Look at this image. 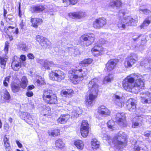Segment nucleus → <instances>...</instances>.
<instances>
[{
    "mask_svg": "<svg viewBox=\"0 0 151 151\" xmlns=\"http://www.w3.org/2000/svg\"><path fill=\"white\" fill-rule=\"evenodd\" d=\"M45 8L42 6H33L31 8L30 10L33 12H39L44 10Z\"/></svg>",
    "mask_w": 151,
    "mask_h": 151,
    "instance_id": "obj_38",
    "label": "nucleus"
},
{
    "mask_svg": "<svg viewBox=\"0 0 151 151\" xmlns=\"http://www.w3.org/2000/svg\"><path fill=\"white\" fill-rule=\"evenodd\" d=\"M36 40L42 46H47L49 47L51 45V42L47 39L40 35H38L36 36Z\"/></svg>",
    "mask_w": 151,
    "mask_h": 151,
    "instance_id": "obj_16",
    "label": "nucleus"
},
{
    "mask_svg": "<svg viewBox=\"0 0 151 151\" xmlns=\"http://www.w3.org/2000/svg\"><path fill=\"white\" fill-rule=\"evenodd\" d=\"M63 3H66V5L65 6L70 5V4L74 5L77 2V0H63Z\"/></svg>",
    "mask_w": 151,
    "mask_h": 151,
    "instance_id": "obj_44",
    "label": "nucleus"
},
{
    "mask_svg": "<svg viewBox=\"0 0 151 151\" xmlns=\"http://www.w3.org/2000/svg\"><path fill=\"white\" fill-rule=\"evenodd\" d=\"M137 22V20L134 19L130 16H127L119 20L117 24L119 29L121 30L124 29L127 26H136Z\"/></svg>",
    "mask_w": 151,
    "mask_h": 151,
    "instance_id": "obj_4",
    "label": "nucleus"
},
{
    "mask_svg": "<svg viewBox=\"0 0 151 151\" xmlns=\"http://www.w3.org/2000/svg\"><path fill=\"white\" fill-rule=\"evenodd\" d=\"M99 80L97 78H94L89 81L88 84V87L90 91L89 98L86 99L85 104L88 107L93 105V101L97 96L99 91Z\"/></svg>",
    "mask_w": 151,
    "mask_h": 151,
    "instance_id": "obj_3",
    "label": "nucleus"
},
{
    "mask_svg": "<svg viewBox=\"0 0 151 151\" xmlns=\"http://www.w3.org/2000/svg\"><path fill=\"white\" fill-rule=\"evenodd\" d=\"M133 100L132 99H129L127 102V105L128 110L130 111L135 112L136 110V104Z\"/></svg>",
    "mask_w": 151,
    "mask_h": 151,
    "instance_id": "obj_23",
    "label": "nucleus"
},
{
    "mask_svg": "<svg viewBox=\"0 0 151 151\" xmlns=\"http://www.w3.org/2000/svg\"><path fill=\"white\" fill-rule=\"evenodd\" d=\"M141 143L138 141L136 142L134 147V151H148L142 147Z\"/></svg>",
    "mask_w": 151,
    "mask_h": 151,
    "instance_id": "obj_29",
    "label": "nucleus"
},
{
    "mask_svg": "<svg viewBox=\"0 0 151 151\" xmlns=\"http://www.w3.org/2000/svg\"><path fill=\"white\" fill-rule=\"evenodd\" d=\"M35 83H36L37 85L40 86L44 85L45 83L44 80L41 76H37L35 80L34 81Z\"/></svg>",
    "mask_w": 151,
    "mask_h": 151,
    "instance_id": "obj_36",
    "label": "nucleus"
},
{
    "mask_svg": "<svg viewBox=\"0 0 151 151\" xmlns=\"http://www.w3.org/2000/svg\"><path fill=\"white\" fill-rule=\"evenodd\" d=\"M16 143L17 145L18 146V147L19 148H21L22 147V144L18 140H16Z\"/></svg>",
    "mask_w": 151,
    "mask_h": 151,
    "instance_id": "obj_53",
    "label": "nucleus"
},
{
    "mask_svg": "<svg viewBox=\"0 0 151 151\" xmlns=\"http://www.w3.org/2000/svg\"><path fill=\"white\" fill-rule=\"evenodd\" d=\"M5 149L6 151H11V147H5Z\"/></svg>",
    "mask_w": 151,
    "mask_h": 151,
    "instance_id": "obj_64",
    "label": "nucleus"
},
{
    "mask_svg": "<svg viewBox=\"0 0 151 151\" xmlns=\"http://www.w3.org/2000/svg\"><path fill=\"white\" fill-rule=\"evenodd\" d=\"M55 146L57 148L62 149L65 147V144L62 140L59 139L55 142Z\"/></svg>",
    "mask_w": 151,
    "mask_h": 151,
    "instance_id": "obj_32",
    "label": "nucleus"
},
{
    "mask_svg": "<svg viewBox=\"0 0 151 151\" xmlns=\"http://www.w3.org/2000/svg\"><path fill=\"white\" fill-rule=\"evenodd\" d=\"M48 133L49 135L56 136L59 134L60 131L57 129H53L49 130Z\"/></svg>",
    "mask_w": 151,
    "mask_h": 151,
    "instance_id": "obj_41",
    "label": "nucleus"
},
{
    "mask_svg": "<svg viewBox=\"0 0 151 151\" xmlns=\"http://www.w3.org/2000/svg\"><path fill=\"white\" fill-rule=\"evenodd\" d=\"M103 130L104 131L101 135L103 140L104 141H107L109 144H111V142H112V144L114 145V146L119 150L121 148L124 147L126 145L127 143V136L124 132H119L117 136L115 137L112 140L110 137L106 133L104 129Z\"/></svg>",
    "mask_w": 151,
    "mask_h": 151,
    "instance_id": "obj_2",
    "label": "nucleus"
},
{
    "mask_svg": "<svg viewBox=\"0 0 151 151\" xmlns=\"http://www.w3.org/2000/svg\"><path fill=\"white\" fill-rule=\"evenodd\" d=\"M4 143H6L9 142V138H8L6 137L5 136L4 137Z\"/></svg>",
    "mask_w": 151,
    "mask_h": 151,
    "instance_id": "obj_57",
    "label": "nucleus"
},
{
    "mask_svg": "<svg viewBox=\"0 0 151 151\" xmlns=\"http://www.w3.org/2000/svg\"><path fill=\"white\" fill-rule=\"evenodd\" d=\"M4 146L5 147H10V144L9 142L4 143Z\"/></svg>",
    "mask_w": 151,
    "mask_h": 151,
    "instance_id": "obj_61",
    "label": "nucleus"
},
{
    "mask_svg": "<svg viewBox=\"0 0 151 151\" xmlns=\"http://www.w3.org/2000/svg\"><path fill=\"white\" fill-rule=\"evenodd\" d=\"M144 135L146 137H151V132H146L144 133Z\"/></svg>",
    "mask_w": 151,
    "mask_h": 151,
    "instance_id": "obj_52",
    "label": "nucleus"
},
{
    "mask_svg": "<svg viewBox=\"0 0 151 151\" xmlns=\"http://www.w3.org/2000/svg\"><path fill=\"white\" fill-rule=\"evenodd\" d=\"M70 118V115H61L57 120L58 122L60 124L65 123Z\"/></svg>",
    "mask_w": 151,
    "mask_h": 151,
    "instance_id": "obj_28",
    "label": "nucleus"
},
{
    "mask_svg": "<svg viewBox=\"0 0 151 151\" xmlns=\"http://www.w3.org/2000/svg\"><path fill=\"white\" fill-rule=\"evenodd\" d=\"M118 60L111 59L109 60L106 65L105 70L109 72L113 70L116 65Z\"/></svg>",
    "mask_w": 151,
    "mask_h": 151,
    "instance_id": "obj_18",
    "label": "nucleus"
},
{
    "mask_svg": "<svg viewBox=\"0 0 151 151\" xmlns=\"http://www.w3.org/2000/svg\"><path fill=\"white\" fill-rule=\"evenodd\" d=\"M132 118L133 119V122L132 124V127L135 128L139 126V125H141L142 121L143 120V116H139L136 114H133Z\"/></svg>",
    "mask_w": 151,
    "mask_h": 151,
    "instance_id": "obj_15",
    "label": "nucleus"
},
{
    "mask_svg": "<svg viewBox=\"0 0 151 151\" xmlns=\"http://www.w3.org/2000/svg\"><path fill=\"white\" fill-rule=\"evenodd\" d=\"M124 89L127 91L137 93L144 87L143 77L139 74H133L128 76L123 81Z\"/></svg>",
    "mask_w": 151,
    "mask_h": 151,
    "instance_id": "obj_1",
    "label": "nucleus"
},
{
    "mask_svg": "<svg viewBox=\"0 0 151 151\" xmlns=\"http://www.w3.org/2000/svg\"><path fill=\"white\" fill-rule=\"evenodd\" d=\"M114 78V76L112 74L106 76L104 78L103 83L104 84H106L109 82H110L112 81Z\"/></svg>",
    "mask_w": 151,
    "mask_h": 151,
    "instance_id": "obj_40",
    "label": "nucleus"
},
{
    "mask_svg": "<svg viewBox=\"0 0 151 151\" xmlns=\"http://www.w3.org/2000/svg\"><path fill=\"white\" fill-rule=\"evenodd\" d=\"M98 113L102 116L106 117L110 115L111 114L110 110L104 105H101L98 107Z\"/></svg>",
    "mask_w": 151,
    "mask_h": 151,
    "instance_id": "obj_14",
    "label": "nucleus"
},
{
    "mask_svg": "<svg viewBox=\"0 0 151 151\" xmlns=\"http://www.w3.org/2000/svg\"><path fill=\"white\" fill-rule=\"evenodd\" d=\"M7 60V59L6 58L0 57V63L2 65V68H4V67L5 66L6 64Z\"/></svg>",
    "mask_w": 151,
    "mask_h": 151,
    "instance_id": "obj_46",
    "label": "nucleus"
},
{
    "mask_svg": "<svg viewBox=\"0 0 151 151\" xmlns=\"http://www.w3.org/2000/svg\"><path fill=\"white\" fill-rule=\"evenodd\" d=\"M116 121L119 122V124L122 127H125L127 123L125 120V116L124 113H117L115 117Z\"/></svg>",
    "mask_w": 151,
    "mask_h": 151,
    "instance_id": "obj_13",
    "label": "nucleus"
},
{
    "mask_svg": "<svg viewBox=\"0 0 151 151\" xmlns=\"http://www.w3.org/2000/svg\"><path fill=\"white\" fill-rule=\"evenodd\" d=\"M112 98L114 104L119 107H122L124 106V100L122 94L121 92H117L113 94Z\"/></svg>",
    "mask_w": 151,
    "mask_h": 151,
    "instance_id": "obj_8",
    "label": "nucleus"
},
{
    "mask_svg": "<svg viewBox=\"0 0 151 151\" xmlns=\"http://www.w3.org/2000/svg\"><path fill=\"white\" fill-rule=\"evenodd\" d=\"M18 59V58L16 56H15L13 58L12 61V62H14L15 63H17V59Z\"/></svg>",
    "mask_w": 151,
    "mask_h": 151,
    "instance_id": "obj_54",
    "label": "nucleus"
},
{
    "mask_svg": "<svg viewBox=\"0 0 151 151\" xmlns=\"http://www.w3.org/2000/svg\"><path fill=\"white\" fill-rule=\"evenodd\" d=\"M74 94V91L72 89L63 90L61 91V94L62 96L68 98L72 97Z\"/></svg>",
    "mask_w": 151,
    "mask_h": 151,
    "instance_id": "obj_27",
    "label": "nucleus"
},
{
    "mask_svg": "<svg viewBox=\"0 0 151 151\" xmlns=\"http://www.w3.org/2000/svg\"><path fill=\"white\" fill-rule=\"evenodd\" d=\"M9 43L8 42H6L5 43V47L4 48V51L7 52L8 50Z\"/></svg>",
    "mask_w": 151,
    "mask_h": 151,
    "instance_id": "obj_50",
    "label": "nucleus"
},
{
    "mask_svg": "<svg viewBox=\"0 0 151 151\" xmlns=\"http://www.w3.org/2000/svg\"><path fill=\"white\" fill-rule=\"evenodd\" d=\"M116 6V7L120 6L122 5V2L121 1L117 0L115 1H113L111 3V6H113L112 5Z\"/></svg>",
    "mask_w": 151,
    "mask_h": 151,
    "instance_id": "obj_47",
    "label": "nucleus"
},
{
    "mask_svg": "<svg viewBox=\"0 0 151 151\" xmlns=\"http://www.w3.org/2000/svg\"><path fill=\"white\" fill-rule=\"evenodd\" d=\"M20 88L19 85L16 84H13L12 86V90L14 93L18 92L19 91Z\"/></svg>",
    "mask_w": 151,
    "mask_h": 151,
    "instance_id": "obj_45",
    "label": "nucleus"
},
{
    "mask_svg": "<svg viewBox=\"0 0 151 151\" xmlns=\"http://www.w3.org/2000/svg\"><path fill=\"white\" fill-rule=\"evenodd\" d=\"M107 124L108 128L111 130H115L117 129L116 125L112 120H109Z\"/></svg>",
    "mask_w": 151,
    "mask_h": 151,
    "instance_id": "obj_35",
    "label": "nucleus"
},
{
    "mask_svg": "<svg viewBox=\"0 0 151 151\" xmlns=\"http://www.w3.org/2000/svg\"><path fill=\"white\" fill-rule=\"evenodd\" d=\"M19 25H20V27H21V28L22 29H23V27L24 26V23L23 22V21H22L20 23Z\"/></svg>",
    "mask_w": 151,
    "mask_h": 151,
    "instance_id": "obj_60",
    "label": "nucleus"
},
{
    "mask_svg": "<svg viewBox=\"0 0 151 151\" xmlns=\"http://www.w3.org/2000/svg\"><path fill=\"white\" fill-rule=\"evenodd\" d=\"M26 95L29 97H30L32 96L33 95V93L32 91H28L26 93Z\"/></svg>",
    "mask_w": 151,
    "mask_h": 151,
    "instance_id": "obj_51",
    "label": "nucleus"
},
{
    "mask_svg": "<svg viewBox=\"0 0 151 151\" xmlns=\"http://www.w3.org/2000/svg\"><path fill=\"white\" fill-rule=\"evenodd\" d=\"M65 74L60 70H53L50 73V79L53 81L60 82L65 78Z\"/></svg>",
    "mask_w": 151,
    "mask_h": 151,
    "instance_id": "obj_7",
    "label": "nucleus"
},
{
    "mask_svg": "<svg viewBox=\"0 0 151 151\" xmlns=\"http://www.w3.org/2000/svg\"><path fill=\"white\" fill-rule=\"evenodd\" d=\"M7 29L9 31L11 32V36H9L10 40L11 41L13 40V38H16L17 36V35L19 33V29L18 28H15L12 26H9L7 28Z\"/></svg>",
    "mask_w": 151,
    "mask_h": 151,
    "instance_id": "obj_19",
    "label": "nucleus"
},
{
    "mask_svg": "<svg viewBox=\"0 0 151 151\" xmlns=\"http://www.w3.org/2000/svg\"><path fill=\"white\" fill-rule=\"evenodd\" d=\"M138 60L137 55L134 53H131L125 59L124 66L126 68H130Z\"/></svg>",
    "mask_w": 151,
    "mask_h": 151,
    "instance_id": "obj_9",
    "label": "nucleus"
},
{
    "mask_svg": "<svg viewBox=\"0 0 151 151\" xmlns=\"http://www.w3.org/2000/svg\"><path fill=\"white\" fill-rule=\"evenodd\" d=\"M32 26L35 28H37L38 26L41 24L42 21L41 19L37 18H32L31 19Z\"/></svg>",
    "mask_w": 151,
    "mask_h": 151,
    "instance_id": "obj_26",
    "label": "nucleus"
},
{
    "mask_svg": "<svg viewBox=\"0 0 151 151\" xmlns=\"http://www.w3.org/2000/svg\"><path fill=\"white\" fill-rule=\"evenodd\" d=\"M87 70L86 69H79V70L74 69L72 70V79L78 83L80 81L83 80V78L85 76L87 73Z\"/></svg>",
    "mask_w": 151,
    "mask_h": 151,
    "instance_id": "obj_6",
    "label": "nucleus"
},
{
    "mask_svg": "<svg viewBox=\"0 0 151 151\" xmlns=\"http://www.w3.org/2000/svg\"><path fill=\"white\" fill-rule=\"evenodd\" d=\"M35 86L33 85H31L29 86L28 88V90H31L34 88Z\"/></svg>",
    "mask_w": 151,
    "mask_h": 151,
    "instance_id": "obj_59",
    "label": "nucleus"
},
{
    "mask_svg": "<svg viewBox=\"0 0 151 151\" xmlns=\"http://www.w3.org/2000/svg\"><path fill=\"white\" fill-rule=\"evenodd\" d=\"M38 63L42 65L45 69H49L50 67H55L56 66V65L51 61H49L47 60H39L37 61Z\"/></svg>",
    "mask_w": 151,
    "mask_h": 151,
    "instance_id": "obj_21",
    "label": "nucleus"
},
{
    "mask_svg": "<svg viewBox=\"0 0 151 151\" xmlns=\"http://www.w3.org/2000/svg\"><path fill=\"white\" fill-rule=\"evenodd\" d=\"M139 12L141 13V12H142L144 13L145 14H149L150 13L151 11L150 10L147 9H139Z\"/></svg>",
    "mask_w": 151,
    "mask_h": 151,
    "instance_id": "obj_49",
    "label": "nucleus"
},
{
    "mask_svg": "<svg viewBox=\"0 0 151 151\" xmlns=\"http://www.w3.org/2000/svg\"><path fill=\"white\" fill-rule=\"evenodd\" d=\"M92 62V59L91 58L85 59L81 61L79 63L80 66H85L86 65L91 64Z\"/></svg>",
    "mask_w": 151,
    "mask_h": 151,
    "instance_id": "obj_39",
    "label": "nucleus"
},
{
    "mask_svg": "<svg viewBox=\"0 0 151 151\" xmlns=\"http://www.w3.org/2000/svg\"><path fill=\"white\" fill-rule=\"evenodd\" d=\"M26 57L25 55H22L20 56V59L22 61H24L26 60Z\"/></svg>",
    "mask_w": 151,
    "mask_h": 151,
    "instance_id": "obj_58",
    "label": "nucleus"
},
{
    "mask_svg": "<svg viewBox=\"0 0 151 151\" xmlns=\"http://www.w3.org/2000/svg\"><path fill=\"white\" fill-rule=\"evenodd\" d=\"M151 21V17H149L144 21L143 24L140 26L141 29L144 28L145 27H147L149 25Z\"/></svg>",
    "mask_w": 151,
    "mask_h": 151,
    "instance_id": "obj_42",
    "label": "nucleus"
},
{
    "mask_svg": "<svg viewBox=\"0 0 151 151\" xmlns=\"http://www.w3.org/2000/svg\"><path fill=\"white\" fill-rule=\"evenodd\" d=\"M11 77L10 76H7L5 78V80L8 82H9V79Z\"/></svg>",
    "mask_w": 151,
    "mask_h": 151,
    "instance_id": "obj_62",
    "label": "nucleus"
},
{
    "mask_svg": "<svg viewBox=\"0 0 151 151\" xmlns=\"http://www.w3.org/2000/svg\"><path fill=\"white\" fill-rule=\"evenodd\" d=\"M8 82L7 81H5V80L3 81V84L5 86H7L8 85Z\"/></svg>",
    "mask_w": 151,
    "mask_h": 151,
    "instance_id": "obj_63",
    "label": "nucleus"
},
{
    "mask_svg": "<svg viewBox=\"0 0 151 151\" xmlns=\"http://www.w3.org/2000/svg\"><path fill=\"white\" fill-rule=\"evenodd\" d=\"M4 129L6 131H8L9 128V126L8 124H6L4 125Z\"/></svg>",
    "mask_w": 151,
    "mask_h": 151,
    "instance_id": "obj_55",
    "label": "nucleus"
},
{
    "mask_svg": "<svg viewBox=\"0 0 151 151\" xmlns=\"http://www.w3.org/2000/svg\"><path fill=\"white\" fill-rule=\"evenodd\" d=\"M28 83V80L26 77L23 76L21 79L20 85L23 88H25L27 86Z\"/></svg>",
    "mask_w": 151,
    "mask_h": 151,
    "instance_id": "obj_37",
    "label": "nucleus"
},
{
    "mask_svg": "<svg viewBox=\"0 0 151 151\" xmlns=\"http://www.w3.org/2000/svg\"><path fill=\"white\" fill-rule=\"evenodd\" d=\"M28 57L30 59H34V57L33 54L32 53H29L27 55Z\"/></svg>",
    "mask_w": 151,
    "mask_h": 151,
    "instance_id": "obj_56",
    "label": "nucleus"
},
{
    "mask_svg": "<svg viewBox=\"0 0 151 151\" xmlns=\"http://www.w3.org/2000/svg\"><path fill=\"white\" fill-rule=\"evenodd\" d=\"M106 23V20L104 18H99L95 19L93 22V27L96 29H100L103 27Z\"/></svg>",
    "mask_w": 151,
    "mask_h": 151,
    "instance_id": "obj_12",
    "label": "nucleus"
},
{
    "mask_svg": "<svg viewBox=\"0 0 151 151\" xmlns=\"http://www.w3.org/2000/svg\"><path fill=\"white\" fill-rule=\"evenodd\" d=\"M19 47L22 49L23 51H27L29 49L28 47L24 44H20L19 45Z\"/></svg>",
    "mask_w": 151,
    "mask_h": 151,
    "instance_id": "obj_48",
    "label": "nucleus"
},
{
    "mask_svg": "<svg viewBox=\"0 0 151 151\" xmlns=\"http://www.w3.org/2000/svg\"><path fill=\"white\" fill-rule=\"evenodd\" d=\"M151 60L146 59L142 61L140 63V65L142 66H144V68L148 69H151L150 66H151L150 63Z\"/></svg>",
    "mask_w": 151,
    "mask_h": 151,
    "instance_id": "obj_33",
    "label": "nucleus"
},
{
    "mask_svg": "<svg viewBox=\"0 0 151 151\" xmlns=\"http://www.w3.org/2000/svg\"><path fill=\"white\" fill-rule=\"evenodd\" d=\"M74 144L78 150H83L84 148V142L81 140L78 139L75 140L74 142Z\"/></svg>",
    "mask_w": 151,
    "mask_h": 151,
    "instance_id": "obj_30",
    "label": "nucleus"
},
{
    "mask_svg": "<svg viewBox=\"0 0 151 151\" xmlns=\"http://www.w3.org/2000/svg\"><path fill=\"white\" fill-rule=\"evenodd\" d=\"M95 39V35L92 33H88L81 36L80 37V40L86 42V45L89 46L94 41Z\"/></svg>",
    "mask_w": 151,
    "mask_h": 151,
    "instance_id": "obj_10",
    "label": "nucleus"
},
{
    "mask_svg": "<svg viewBox=\"0 0 151 151\" xmlns=\"http://www.w3.org/2000/svg\"><path fill=\"white\" fill-rule=\"evenodd\" d=\"M141 101L144 104H150L151 103V93L148 92L145 93H142V95L141 96Z\"/></svg>",
    "mask_w": 151,
    "mask_h": 151,
    "instance_id": "obj_17",
    "label": "nucleus"
},
{
    "mask_svg": "<svg viewBox=\"0 0 151 151\" xmlns=\"http://www.w3.org/2000/svg\"><path fill=\"white\" fill-rule=\"evenodd\" d=\"M1 98L6 100H8L10 99L11 97L9 93L5 88H2L0 91Z\"/></svg>",
    "mask_w": 151,
    "mask_h": 151,
    "instance_id": "obj_24",
    "label": "nucleus"
},
{
    "mask_svg": "<svg viewBox=\"0 0 151 151\" xmlns=\"http://www.w3.org/2000/svg\"><path fill=\"white\" fill-rule=\"evenodd\" d=\"M42 98L45 102L49 104H54L57 102L56 95L50 90L44 91Z\"/></svg>",
    "mask_w": 151,
    "mask_h": 151,
    "instance_id": "obj_5",
    "label": "nucleus"
},
{
    "mask_svg": "<svg viewBox=\"0 0 151 151\" xmlns=\"http://www.w3.org/2000/svg\"><path fill=\"white\" fill-rule=\"evenodd\" d=\"M20 116L22 119L25 120L27 123L29 122H32L33 120L32 115L27 112H22L20 114Z\"/></svg>",
    "mask_w": 151,
    "mask_h": 151,
    "instance_id": "obj_22",
    "label": "nucleus"
},
{
    "mask_svg": "<svg viewBox=\"0 0 151 151\" xmlns=\"http://www.w3.org/2000/svg\"><path fill=\"white\" fill-rule=\"evenodd\" d=\"M81 112V111L80 108L76 106H73L71 111V116L72 117H77Z\"/></svg>",
    "mask_w": 151,
    "mask_h": 151,
    "instance_id": "obj_25",
    "label": "nucleus"
},
{
    "mask_svg": "<svg viewBox=\"0 0 151 151\" xmlns=\"http://www.w3.org/2000/svg\"><path fill=\"white\" fill-rule=\"evenodd\" d=\"M11 66L13 69L15 71L18 70L21 67L20 64L18 63H15L14 62H12Z\"/></svg>",
    "mask_w": 151,
    "mask_h": 151,
    "instance_id": "obj_43",
    "label": "nucleus"
},
{
    "mask_svg": "<svg viewBox=\"0 0 151 151\" xmlns=\"http://www.w3.org/2000/svg\"><path fill=\"white\" fill-rule=\"evenodd\" d=\"M91 145L93 149H96L99 147L100 142L96 139L93 138L91 140Z\"/></svg>",
    "mask_w": 151,
    "mask_h": 151,
    "instance_id": "obj_31",
    "label": "nucleus"
},
{
    "mask_svg": "<svg viewBox=\"0 0 151 151\" xmlns=\"http://www.w3.org/2000/svg\"><path fill=\"white\" fill-rule=\"evenodd\" d=\"M103 49L99 45H95L91 50L93 55L95 56H98L102 54Z\"/></svg>",
    "mask_w": 151,
    "mask_h": 151,
    "instance_id": "obj_20",
    "label": "nucleus"
},
{
    "mask_svg": "<svg viewBox=\"0 0 151 151\" xmlns=\"http://www.w3.org/2000/svg\"><path fill=\"white\" fill-rule=\"evenodd\" d=\"M84 13L81 12H74L70 13L69 14V16L72 18H80L84 15Z\"/></svg>",
    "mask_w": 151,
    "mask_h": 151,
    "instance_id": "obj_34",
    "label": "nucleus"
},
{
    "mask_svg": "<svg viewBox=\"0 0 151 151\" xmlns=\"http://www.w3.org/2000/svg\"><path fill=\"white\" fill-rule=\"evenodd\" d=\"M89 127L87 120H83L81 126L80 132L82 136L84 138L86 137L89 133Z\"/></svg>",
    "mask_w": 151,
    "mask_h": 151,
    "instance_id": "obj_11",
    "label": "nucleus"
}]
</instances>
